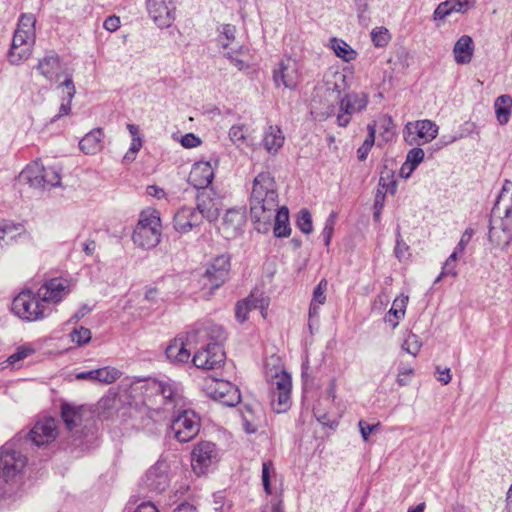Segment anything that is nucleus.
Masks as SVG:
<instances>
[{"mask_svg": "<svg viewBox=\"0 0 512 512\" xmlns=\"http://www.w3.org/2000/svg\"><path fill=\"white\" fill-rule=\"evenodd\" d=\"M328 282L326 279H321L318 285L315 287L313 291V297L311 302L314 305L319 304L323 305L326 301L325 291L327 290Z\"/></svg>", "mask_w": 512, "mask_h": 512, "instance_id": "52", "label": "nucleus"}, {"mask_svg": "<svg viewBox=\"0 0 512 512\" xmlns=\"http://www.w3.org/2000/svg\"><path fill=\"white\" fill-rule=\"evenodd\" d=\"M368 135L364 140L363 144L357 150V157L360 161L366 160L370 150L375 143L376 134V122L369 123L367 125Z\"/></svg>", "mask_w": 512, "mask_h": 512, "instance_id": "39", "label": "nucleus"}, {"mask_svg": "<svg viewBox=\"0 0 512 512\" xmlns=\"http://www.w3.org/2000/svg\"><path fill=\"white\" fill-rule=\"evenodd\" d=\"M390 38L389 31L385 27H376L371 31V40L376 47H385Z\"/></svg>", "mask_w": 512, "mask_h": 512, "instance_id": "45", "label": "nucleus"}, {"mask_svg": "<svg viewBox=\"0 0 512 512\" xmlns=\"http://www.w3.org/2000/svg\"><path fill=\"white\" fill-rule=\"evenodd\" d=\"M244 301L251 310L259 309L263 318H266L270 300L264 293L252 292Z\"/></svg>", "mask_w": 512, "mask_h": 512, "instance_id": "38", "label": "nucleus"}, {"mask_svg": "<svg viewBox=\"0 0 512 512\" xmlns=\"http://www.w3.org/2000/svg\"><path fill=\"white\" fill-rule=\"evenodd\" d=\"M200 143H201L200 138H198L197 136H195L192 133H188V134L184 135L181 139V144L185 148H194V147L199 146Z\"/></svg>", "mask_w": 512, "mask_h": 512, "instance_id": "62", "label": "nucleus"}, {"mask_svg": "<svg viewBox=\"0 0 512 512\" xmlns=\"http://www.w3.org/2000/svg\"><path fill=\"white\" fill-rule=\"evenodd\" d=\"M230 269V256L227 254L219 255L207 263L201 281L203 286L209 289L210 294L228 280Z\"/></svg>", "mask_w": 512, "mask_h": 512, "instance_id": "9", "label": "nucleus"}, {"mask_svg": "<svg viewBox=\"0 0 512 512\" xmlns=\"http://www.w3.org/2000/svg\"><path fill=\"white\" fill-rule=\"evenodd\" d=\"M70 292L69 281L64 278L47 280L33 294L31 291L19 293L12 302V311L21 319L36 321L52 312L50 304L60 302Z\"/></svg>", "mask_w": 512, "mask_h": 512, "instance_id": "1", "label": "nucleus"}, {"mask_svg": "<svg viewBox=\"0 0 512 512\" xmlns=\"http://www.w3.org/2000/svg\"><path fill=\"white\" fill-rule=\"evenodd\" d=\"M413 374L412 368H401L397 376V383L400 386H407L410 383V377Z\"/></svg>", "mask_w": 512, "mask_h": 512, "instance_id": "61", "label": "nucleus"}, {"mask_svg": "<svg viewBox=\"0 0 512 512\" xmlns=\"http://www.w3.org/2000/svg\"><path fill=\"white\" fill-rule=\"evenodd\" d=\"M23 226L11 221H0V256L5 252L6 246L15 241L21 235Z\"/></svg>", "mask_w": 512, "mask_h": 512, "instance_id": "27", "label": "nucleus"}, {"mask_svg": "<svg viewBox=\"0 0 512 512\" xmlns=\"http://www.w3.org/2000/svg\"><path fill=\"white\" fill-rule=\"evenodd\" d=\"M358 426L363 441L367 442L370 434L377 431L381 427V424L379 422L376 424H368L366 421L360 420L358 422Z\"/></svg>", "mask_w": 512, "mask_h": 512, "instance_id": "57", "label": "nucleus"}, {"mask_svg": "<svg viewBox=\"0 0 512 512\" xmlns=\"http://www.w3.org/2000/svg\"><path fill=\"white\" fill-rule=\"evenodd\" d=\"M58 88L65 89L66 96L62 97L59 112L51 118V123L58 121L61 117L68 115L71 111V102L76 94V88L72 79V74L66 75V78L58 85Z\"/></svg>", "mask_w": 512, "mask_h": 512, "instance_id": "25", "label": "nucleus"}, {"mask_svg": "<svg viewBox=\"0 0 512 512\" xmlns=\"http://www.w3.org/2000/svg\"><path fill=\"white\" fill-rule=\"evenodd\" d=\"M169 464L165 460H158L150 469L146 472L143 479L144 484L147 488L152 491L162 492L169 485Z\"/></svg>", "mask_w": 512, "mask_h": 512, "instance_id": "17", "label": "nucleus"}, {"mask_svg": "<svg viewBox=\"0 0 512 512\" xmlns=\"http://www.w3.org/2000/svg\"><path fill=\"white\" fill-rule=\"evenodd\" d=\"M453 13V10L451 8L450 2L447 0L444 2H441L435 9L433 13V20L434 21H443L445 20L449 15Z\"/></svg>", "mask_w": 512, "mask_h": 512, "instance_id": "55", "label": "nucleus"}, {"mask_svg": "<svg viewBox=\"0 0 512 512\" xmlns=\"http://www.w3.org/2000/svg\"><path fill=\"white\" fill-rule=\"evenodd\" d=\"M473 233L474 232L471 228H467L462 234L461 239L456 246V249L459 250L460 253H463V251L465 250L467 244L469 243L473 236Z\"/></svg>", "mask_w": 512, "mask_h": 512, "instance_id": "64", "label": "nucleus"}, {"mask_svg": "<svg viewBox=\"0 0 512 512\" xmlns=\"http://www.w3.org/2000/svg\"><path fill=\"white\" fill-rule=\"evenodd\" d=\"M379 186L385 190L383 192L384 194L390 193L391 195H394L397 191V182L393 178V175H390L389 173H387L386 176L381 175L379 179Z\"/></svg>", "mask_w": 512, "mask_h": 512, "instance_id": "56", "label": "nucleus"}, {"mask_svg": "<svg viewBox=\"0 0 512 512\" xmlns=\"http://www.w3.org/2000/svg\"><path fill=\"white\" fill-rule=\"evenodd\" d=\"M474 53L473 40L468 35H462L453 47V55L457 64H468Z\"/></svg>", "mask_w": 512, "mask_h": 512, "instance_id": "26", "label": "nucleus"}, {"mask_svg": "<svg viewBox=\"0 0 512 512\" xmlns=\"http://www.w3.org/2000/svg\"><path fill=\"white\" fill-rule=\"evenodd\" d=\"M235 32L236 28L235 26L231 24H224L222 25L221 31H220V43L223 46V48H228L231 41L235 38Z\"/></svg>", "mask_w": 512, "mask_h": 512, "instance_id": "54", "label": "nucleus"}, {"mask_svg": "<svg viewBox=\"0 0 512 512\" xmlns=\"http://www.w3.org/2000/svg\"><path fill=\"white\" fill-rule=\"evenodd\" d=\"M43 166L38 162H33L20 173L19 178L21 181L29 184L31 187L40 188L41 179L43 176Z\"/></svg>", "mask_w": 512, "mask_h": 512, "instance_id": "34", "label": "nucleus"}, {"mask_svg": "<svg viewBox=\"0 0 512 512\" xmlns=\"http://www.w3.org/2000/svg\"><path fill=\"white\" fill-rule=\"evenodd\" d=\"M58 435L57 424L54 418H44L35 423L29 433L30 440L37 446L48 444Z\"/></svg>", "mask_w": 512, "mask_h": 512, "instance_id": "20", "label": "nucleus"}, {"mask_svg": "<svg viewBox=\"0 0 512 512\" xmlns=\"http://www.w3.org/2000/svg\"><path fill=\"white\" fill-rule=\"evenodd\" d=\"M217 462V451L214 443L202 441L196 444L191 452V466L198 476L209 472Z\"/></svg>", "mask_w": 512, "mask_h": 512, "instance_id": "14", "label": "nucleus"}, {"mask_svg": "<svg viewBox=\"0 0 512 512\" xmlns=\"http://www.w3.org/2000/svg\"><path fill=\"white\" fill-rule=\"evenodd\" d=\"M35 23L36 18L33 14H22L19 18L17 29L13 36V38H16V42H34Z\"/></svg>", "mask_w": 512, "mask_h": 512, "instance_id": "24", "label": "nucleus"}, {"mask_svg": "<svg viewBox=\"0 0 512 512\" xmlns=\"http://www.w3.org/2000/svg\"><path fill=\"white\" fill-rule=\"evenodd\" d=\"M512 181L505 180L491 211L488 239L494 247L505 249L512 241Z\"/></svg>", "mask_w": 512, "mask_h": 512, "instance_id": "4", "label": "nucleus"}, {"mask_svg": "<svg viewBox=\"0 0 512 512\" xmlns=\"http://www.w3.org/2000/svg\"><path fill=\"white\" fill-rule=\"evenodd\" d=\"M226 337L223 327L211 320L196 323L187 332L188 344L201 345L194 353L193 364L197 368L206 370L217 368L223 364L225 360L223 343Z\"/></svg>", "mask_w": 512, "mask_h": 512, "instance_id": "2", "label": "nucleus"}, {"mask_svg": "<svg viewBox=\"0 0 512 512\" xmlns=\"http://www.w3.org/2000/svg\"><path fill=\"white\" fill-rule=\"evenodd\" d=\"M33 44L34 42L19 43L16 42V38H13L8 54L9 62L11 64L18 65L22 61L28 59L31 55V48Z\"/></svg>", "mask_w": 512, "mask_h": 512, "instance_id": "32", "label": "nucleus"}, {"mask_svg": "<svg viewBox=\"0 0 512 512\" xmlns=\"http://www.w3.org/2000/svg\"><path fill=\"white\" fill-rule=\"evenodd\" d=\"M34 352L32 348L29 347H19L15 353L9 356L8 362L11 365H14L16 362L26 358Z\"/></svg>", "mask_w": 512, "mask_h": 512, "instance_id": "60", "label": "nucleus"}, {"mask_svg": "<svg viewBox=\"0 0 512 512\" xmlns=\"http://www.w3.org/2000/svg\"><path fill=\"white\" fill-rule=\"evenodd\" d=\"M26 464L27 458L17 451L13 444L6 443L0 448V473L4 482L14 480Z\"/></svg>", "mask_w": 512, "mask_h": 512, "instance_id": "10", "label": "nucleus"}, {"mask_svg": "<svg viewBox=\"0 0 512 512\" xmlns=\"http://www.w3.org/2000/svg\"><path fill=\"white\" fill-rule=\"evenodd\" d=\"M301 65L291 57L282 59L273 69V81L276 87L281 85L293 90L301 79Z\"/></svg>", "mask_w": 512, "mask_h": 512, "instance_id": "13", "label": "nucleus"}, {"mask_svg": "<svg viewBox=\"0 0 512 512\" xmlns=\"http://www.w3.org/2000/svg\"><path fill=\"white\" fill-rule=\"evenodd\" d=\"M36 69L49 82H58L62 75H68L60 57L55 52H48L39 59Z\"/></svg>", "mask_w": 512, "mask_h": 512, "instance_id": "19", "label": "nucleus"}, {"mask_svg": "<svg viewBox=\"0 0 512 512\" xmlns=\"http://www.w3.org/2000/svg\"><path fill=\"white\" fill-rule=\"evenodd\" d=\"M144 404L153 412L168 414L180 411L184 407V398L175 383L149 379L141 386Z\"/></svg>", "mask_w": 512, "mask_h": 512, "instance_id": "5", "label": "nucleus"}, {"mask_svg": "<svg viewBox=\"0 0 512 512\" xmlns=\"http://www.w3.org/2000/svg\"><path fill=\"white\" fill-rule=\"evenodd\" d=\"M61 417L67 430L66 448L73 450H84L93 439L91 429V412L84 406L63 404L61 406Z\"/></svg>", "mask_w": 512, "mask_h": 512, "instance_id": "6", "label": "nucleus"}, {"mask_svg": "<svg viewBox=\"0 0 512 512\" xmlns=\"http://www.w3.org/2000/svg\"><path fill=\"white\" fill-rule=\"evenodd\" d=\"M336 216H337L336 213L332 212L329 215V217L326 219L325 226L322 231L323 241L326 246L330 245L331 238H332L333 231H334Z\"/></svg>", "mask_w": 512, "mask_h": 512, "instance_id": "53", "label": "nucleus"}, {"mask_svg": "<svg viewBox=\"0 0 512 512\" xmlns=\"http://www.w3.org/2000/svg\"><path fill=\"white\" fill-rule=\"evenodd\" d=\"M291 389L292 380L290 375L285 371L276 372L275 375L271 377L270 392L291 391Z\"/></svg>", "mask_w": 512, "mask_h": 512, "instance_id": "37", "label": "nucleus"}, {"mask_svg": "<svg viewBox=\"0 0 512 512\" xmlns=\"http://www.w3.org/2000/svg\"><path fill=\"white\" fill-rule=\"evenodd\" d=\"M229 138L238 148L247 144V137L245 135V125L236 124L229 130Z\"/></svg>", "mask_w": 512, "mask_h": 512, "instance_id": "44", "label": "nucleus"}, {"mask_svg": "<svg viewBox=\"0 0 512 512\" xmlns=\"http://www.w3.org/2000/svg\"><path fill=\"white\" fill-rule=\"evenodd\" d=\"M408 302L407 296L398 297L393 301V305L388 311V314L392 315L397 320H400L405 315V308Z\"/></svg>", "mask_w": 512, "mask_h": 512, "instance_id": "49", "label": "nucleus"}, {"mask_svg": "<svg viewBox=\"0 0 512 512\" xmlns=\"http://www.w3.org/2000/svg\"><path fill=\"white\" fill-rule=\"evenodd\" d=\"M189 345L181 339H175L166 348V357L173 363H186L190 358V351L186 348Z\"/></svg>", "mask_w": 512, "mask_h": 512, "instance_id": "29", "label": "nucleus"}, {"mask_svg": "<svg viewBox=\"0 0 512 512\" xmlns=\"http://www.w3.org/2000/svg\"><path fill=\"white\" fill-rule=\"evenodd\" d=\"M297 227L305 234L313 230L312 217L308 209H301L297 217Z\"/></svg>", "mask_w": 512, "mask_h": 512, "instance_id": "46", "label": "nucleus"}, {"mask_svg": "<svg viewBox=\"0 0 512 512\" xmlns=\"http://www.w3.org/2000/svg\"><path fill=\"white\" fill-rule=\"evenodd\" d=\"M200 427V418L194 411L181 409L171 421L170 433L177 441L186 443L197 436Z\"/></svg>", "mask_w": 512, "mask_h": 512, "instance_id": "8", "label": "nucleus"}, {"mask_svg": "<svg viewBox=\"0 0 512 512\" xmlns=\"http://www.w3.org/2000/svg\"><path fill=\"white\" fill-rule=\"evenodd\" d=\"M72 342L79 346L87 344L91 340V331L85 327L75 328L71 334Z\"/></svg>", "mask_w": 512, "mask_h": 512, "instance_id": "50", "label": "nucleus"}, {"mask_svg": "<svg viewBox=\"0 0 512 512\" xmlns=\"http://www.w3.org/2000/svg\"><path fill=\"white\" fill-rule=\"evenodd\" d=\"M202 223V217L192 207H182L174 215L173 227L179 233H188Z\"/></svg>", "mask_w": 512, "mask_h": 512, "instance_id": "22", "label": "nucleus"}, {"mask_svg": "<svg viewBox=\"0 0 512 512\" xmlns=\"http://www.w3.org/2000/svg\"><path fill=\"white\" fill-rule=\"evenodd\" d=\"M330 47L334 51L337 57L343 59L346 62L354 60L356 58V51L351 48L345 41L337 38L330 40Z\"/></svg>", "mask_w": 512, "mask_h": 512, "instance_id": "36", "label": "nucleus"}, {"mask_svg": "<svg viewBox=\"0 0 512 512\" xmlns=\"http://www.w3.org/2000/svg\"><path fill=\"white\" fill-rule=\"evenodd\" d=\"M251 309L248 307L244 300L237 302L235 307V317L238 322L243 323L248 319V314Z\"/></svg>", "mask_w": 512, "mask_h": 512, "instance_id": "59", "label": "nucleus"}, {"mask_svg": "<svg viewBox=\"0 0 512 512\" xmlns=\"http://www.w3.org/2000/svg\"><path fill=\"white\" fill-rule=\"evenodd\" d=\"M262 142L267 152L276 154L284 144V135L278 126H269Z\"/></svg>", "mask_w": 512, "mask_h": 512, "instance_id": "30", "label": "nucleus"}, {"mask_svg": "<svg viewBox=\"0 0 512 512\" xmlns=\"http://www.w3.org/2000/svg\"><path fill=\"white\" fill-rule=\"evenodd\" d=\"M278 207V192L274 177L269 172L259 173L253 180L250 196L251 218L259 232L269 229Z\"/></svg>", "mask_w": 512, "mask_h": 512, "instance_id": "3", "label": "nucleus"}, {"mask_svg": "<svg viewBox=\"0 0 512 512\" xmlns=\"http://www.w3.org/2000/svg\"><path fill=\"white\" fill-rule=\"evenodd\" d=\"M459 253H460L459 250H457L455 248L453 253L447 258V260L445 261V263L442 267V275H450L453 277H455L457 275V271H456V269H454V266L452 268H449V265L456 263Z\"/></svg>", "mask_w": 512, "mask_h": 512, "instance_id": "58", "label": "nucleus"}, {"mask_svg": "<svg viewBox=\"0 0 512 512\" xmlns=\"http://www.w3.org/2000/svg\"><path fill=\"white\" fill-rule=\"evenodd\" d=\"M379 128L381 130V136L385 142L392 140L395 125L390 116L385 115L379 119Z\"/></svg>", "mask_w": 512, "mask_h": 512, "instance_id": "47", "label": "nucleus"}, {"mask_svg": "<svg viewBox=\"0 0 512 512\" xmlns=\"http://www.w3.org/2000/svg\"><path fill=\"white\" fill-rule=\"evenodd\" d=\"M424 151L419 147H415L411 149L406 156V167H408V172L405 175V178H408L411 173L417 168V166L424 159Z\"/></svg>", "mask_w": 512, "mask_h": 512, "instance_id": "41", "label": "nucleus"}, {"mask_svg": "<svg viewBox=\"0 0 512 512\" xmlns=\"http://www.w3.org/2000/svg\"><path fill=\"white\" fill-rule=\"evenodd\" d=\"M245 223V210L242 208H232L225 213L222 226L227 237H234L242 230Z\"/></svg>", "mask_w": 512, "mask_h": 512, "instance_id": "23", "label": "nucleus"}, {"mask_svg": "<svg viewBox=\"0 0 512 512\" xmlns=\"http://www.w3.org/2000/svg\"><path fill=\"white\" fill-rule=\"evenodd\" d=\"M98 382L102 384H112L121 377V372L110 366L97 369Z\"/></svg>", "mask_w": 512, "mask_h": 512, "instance_id": "43", "label": "nucleus"}, {"mask_svg": "<svg viewBox=\"0 0 512 512\" xmlns=\"http://www.w3.org/2000/svg\"><path fill=\"white\" fill-rule=\"evenodd\" d=\"M43 176L40 188L57 187L61 184V177L58 170L54 167H43Z\"/></svg>", "mask_w": 512, "mask_h": 512, "instance_id": "40", "label": "nucleus"}, {"mask_svg": "<svg viewBox=\"0 0 512 512\" xmlns=\"http://www.w3.org/2000/svg\"><path fill=\"white\" fill-rule=\"evenodd\" d=\"M146 9L159 28L170 27L174 21L175 6L172 0H145Z\"/></svg>", "mask_w": 512, "mask_h": 512, "instance_id": "16", "label": "nucleus"}, {"mask_svg": "<svg viewBox=\"0 0 512 512\" xmlns=\"http://www.w3.org/2000/svg\"><path fill=\"white\" fill-rule=\"evenodd\" d=\"M273 472H274V467H273L272 461L263 462L261 478H262V484H263L264 490H265L266 494H268V495L272 494L271 485H270V477H271V473H273Z\"/></svg>", "mask_w": 512, "mask_h": 512, "instance_id": "51", "label": "nucleus"}, {"mask_svg": "<svg viewBox=\"0 0 512 512\" xmlns=\"http://www.w3.org/2000/svg\"><path fill=\"white\" fill-rule=\"evenodd\" d=\"M103 130L101 128L94 129L87 133L79 142V148L85 154H96L101 151L103 144Z\"/></svg>", "mask_w": 512, "mask_h": 512, "instance_id": "28", "label": "nucleus"}, {"mask_svg": "<svg viewBox=\"0 0 512 512\" xmlns=\"http://www.w3.org/2000/svg\"><path fill=\"white\" fill-rule=\"evenodd\" d=\"M438 126L431 120H418L408 122L403 130L404 140L409 145L418 144V139H422L424 143L431 142L437 137Z\"/></svg>", "mask_w": 512, "mask_h": 512, "instance_id": "15", "label": "nucleus"}, {"mask_svg": "<svg viewBox=\"0 0 512 512\" xmlns=\"http://www.w3.org/2000/svg\"><path fill=\"white\" fill-rule=\"evenodd\" d=\"M162 237L160 213L155 209L143 210L132 233L133 243L144 250L155 248Z\"/></svg>", "mask_w": 512, "mask_h": 512, "instance_id": "7", "label": "nucleus"}, {"mask_svg": "<svg viewBox=\"0 0 512 512\" xmlns=\"http://www.w3.org/2000/svg\"><path fill=\"white\" fill-rule=\"evenodd\" d=\"M421 346L422 343L419 340L418 336L413 333H410L404 340L402 344V349L405 350L407 353L411 354L412 356H416L420 351Z\"/></svg>", "mask_w": 512, "mask_h": 512, "instance_id": "48", "label": "nucleus"}, {"mask_svg": "<svg viewBox=\"0 0 512 512\" xmlns=\"http://www.w3.org/2000/svg\"><path fill=\"white\" fill-rule=\"evenodd\" d=\"M494 108L499 124H507L512 113V97L509 95H501L497 97L494 103Z\"/></svg>", "mask_w": 512, "mask_h": 512, "instance_id": "33", "label": "nucleus"}, {"mask_svg": "<svg viewBox=\"0 0 512 512\" xmlns=\"http://www.w3.org/2000/svg\"><path fill=\"white\" fill-rule=\"evenodd\" d=\"M217 166L218 160L195 163L189 174V182L198 190L206 189L214 179V170Z\"/></svg>", "mask_w": 512, "mask_h": 512, "instance_id": "18", "label": "nucleus"}, {"mask_svg": "<svg viewBox=\"0 0 512 512\" xmlns=\"http://www.w3.org/2000/svg\"><path fill=\"white\" fill-rule=\"evenodd\" d=\"M372 1L373 0H354L359 23L363 26H368L370 23V4Z\"/></svg>", "mask_w": 512, "mask_h": 512, "instance_id": "42", "label": "nucleus"}, {"mask_svg": "<svg viewBox=\"0 0 512 512\" xmlns=\"http://www.w3.org/2000/svg\"><path fill=\"white\" fill-rule=\"evenodd\" d=\"M369 97L367 93H347L339 100V112L337 124L340 127H347L354 114L360 113L367 108Z\"/></svg>", "mask_w": 512, "mask_h": 512, "instance_id": "12", "label": "nucleus"}, {"mask_svg": "<svg viewBox=\"0 0 512 512\" xmlns=\"http://www.w3.org/2000/svg\"><path fill=\"white\" fill-rule=\"evenodd\" d=\"M103 27L109 32H115L120 27V18L116 15L107 17L103 23Z\"/></svg>", "mask_w": 512, "mask_h": 512, "instance_id": "63", "label": "nucleus"}, {"mask_svg": "<svg viewBox=\"0 0 512 512\" xmlns=\"http://www.w3.org/2000/svg\"><path fill=\"white\" fill-rule=\"evenodd\" d=\"M273 218L275 219L274 235L278 238L288 237L291 232L288 208L286 206L277 207Z\"/></svg>", "mask_w": 512, "mask_h": 512, "instance_id": "31", "label": "nucleus"}, {"mask_svg": "<svg viewBox=\"0 0 512 512\" xmlns=\"http://www.w3.org/2000/svg\"><path fill=\"white\" fill-rule=\"evenodd\" d=\"M205 392L210 398L225 406L233 407L241 401L239 388L226 380H207Z\"/></svg>", "mask_w": 512, "mask_h": 512, "instance_id": "11", "label": "nucleus"}, {"mask_svg": "<svg viewBox=\"0 0 512 512\" xmlns=\"http://www.w3.org/2000/svg\"><path fill=\"white\" fill-rule=\"evenodd\" d=\"M219 201L210 190H201L197 195L196 211L203 219L214 222L220 215Z\"/></svg>", "mask_w": 512, "mask_h": 512, "instance_id": "21", "label": "nucleus"}, {"mask_svg": "<svg viewBox=\"0 0 512 512\" xmlns=\"http://www.w3.org/2000/svg\"><path fill=\"white\" fill-rule=\"evenodd\" d=\"M270 403L276 413H284L291 407V391L270 392Z\"/></svg>", "mask_w": 512, "mask_h": 512, "instance_id": "35", "label": "nucleus"}]
</instances>
